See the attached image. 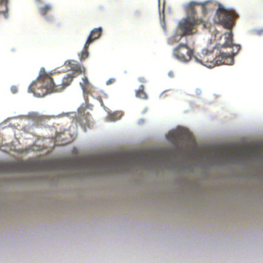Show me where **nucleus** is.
<instances>
[{"mask_svg":"<svg viewBox=\"0 0 263 263\" xmlns=\"http://www.w3.org/2000/svg\"><path fill=\"white\" fill-rule=\"evenodd\" d=\"M141 153L127 152L118 154L90 156L84 159H76L66 162L64 166L75 168L83 176L106 175L123 173L134 170L145 161Z\"/></svg>","mask_w":263,"mask_h":263,"instance_id":"f257e3e1","label":"nucleus"},{"mask_svg":"<svg viewBox=\"0 0 263 263\" xmlns=\"http://www.w3.org/2000/svg\"><path fill=\"white\" fill-rule=\"evenodd\" d=\"M73 79L71 74H68L63 79H53L43 69L37 80L29 86L28 91L37 97H43L51 92H61L70 85Z\"/></svg>","mask_w":263,"mask_h":263,"instance_id":"f03ea898","label":"nucleus"},{"mask_svg":"<svg viewBox=\"0 0 263 263\" xmlns=\"http://www.w3.org/2000/svg\"><path fill=\"white\" fill-rule=\"evenodd\" d=\"M200 4V3L192 1L185 6L186 17L182 20L179 25L180 30L183 31L181 37L195 33L197 31L196 26L202 23V19L195 17L197 13L195 7Z\"/></svg>","mask_w":263,"mask_h":263,"instance_id":"7ed1b4c3","label":"nucleus"},{"mask_svg":"<svg viewBox=\"0 0 263 263\" xmlns=\"http://www.w3.org/2000/svg\"><path fill=\"white\" fill-rule=\"evenodd\" d=\"M216 15L218 22L224 28L230 30L233 28L234 19L238 16L234 10L226 9L222 6H219Z\"/></svg>","mask_w":263,"mask_h":263,"instance_id":"20e7f679","label":"nucleus"},{"mask_svg":"<svg viewBox=\"0 0 263 263\" xmlns=\"http://www.w3.org/2000/svg\"><path fill=\"white\" fill-rule=\"evenodd\" d=\"M193 50L191 49L187 44L180 43L173 50V56L182 62H187L192 59Z\"/></svg>","mask_w":263,"mask_h":263,"instance_id":"39448f33","label":"nucleus"},{"mask_svg":"<svg viewBox=\"0 0 263 263\" xmlns=\"http://www.w3.org/2000/svg\"><path fill=\"white\" fill-rule=\"evenodd\" d=\"M194 59L196 62L208 67H214V55L212 51H209L205 49H203L201 54L198 57L195 56Z\"/></svg>","mask_w":263,"mask_h":263,"instance_id":"423d86ee","label":"nucleus"},{"mask_svg":"<svg viewBox=\"0 0 263 263\" xmlns=\"http://www.w3.org/2000/svg\"><path fill=\"white\" fill-rule=\"evenodd\" d=\"M29 170L28 164L24 162L0 164V172L13 173L28 171Z\"/></svg>","mask_w":263,"mask_h":263,"instance_id":"0eeeda50","label":"nucleus"},{"mask_svg":"<svg viewBox=\"0 0 263 263\" xmlns=\"http://www.w3.org/2000/svg\"><path fill=\"white\" fill-rule=\"evenodd\" d=\"M243 149L240 148L235 147L232 149H225L222 151L219 148H214L212 149V152L215 153L216 157H234L236 154L238 156H241L243 155Z\"/></svg>","mask_w":263,"mask_h":263,"instance_id":"6e6552de","label":"nucleus"},{"mask_svg":"<svg viewBox=\"0 0 263 263\" xmlns=\"http://www.w3.org/2000/svg\"><path fill=\"white\" fill-rule=\"evenodd\" d=\"M235 54L231 55L229 53L224 52L220 53L219 55L214 57V67L217 65H221L222 64L232 65L234 62V55Z\"/></svg>","mask_w":263,"mask_h":263,"instance_id":"1a4fd4ad","label":"nucleus"},{"mask_svg":"<svg viewBox=\"0 0 263 263\" xmlns=\"http://www.w3.org/2000/svg\"><path fill=\"white\" fill-rule=\"evenodd\" d=\"M102 29L101 27L93 29L88 36L85 44V48H88L89 45L95 40L98 39L102 34Z\"/></svg>","mask_w":263,"mask_h":263,"instance_id":"9d476101","label":"nucleus"},{"mask_svg":"<svg viewBox=\"0 0 263 263\" xmlns=\"http://www.w3.org/2000/svg\"><path fill=\"white\" fill-rule=\"evenodd\" d=\"M70 67L71 70L76 73L82 74L85 72V68L83 66L75 63V62L70 63Z\"/></svg>","mask_w":263,"mask_h":263,"instance_id":"9b49d317","label":"nucleus"},{"mask_svg":"<svg viewBox=\"0 0 263 263\" xmlns=\"http://www.w3.org/2000/svg\"><path fill=\"white\" fill-rule=\"evenodd\" d=\"M225 42L222 44V47H227L233 46V33L231 31L230 32H226L224 34Z\"/></svg>","mask_w":263,"mask_h":263,"instance_id":"f8f14e48","label":"nucleus"},{"mask_svg":"<svg viewBox=\"0 0 263 263\" xmlns=\"http://www.w3.org/2000/svg\"><path fill=\"white\" fill-rule=\"evenodd\" d=\"M80 84L84 92L89 93L90 92L91 84L86 77L82 79V82H81Z\"/></svg>","mask_w":263,"mask_h":263,"instance_id":"ddd939ff","label":"nucleus"},{"mask_svg":"<svg viewBox=\"0 0 263 263\" xmlns=\"http://www.w3.org/2000/svg\"><path fill=\"white\" fill-rule=\"evenodd\" d=\"M8 3V0H0V16L4 15L5 17H7Z\"/></svg>","mask_w":263,"mask_h":263,"instance_id":"4468645a","label":"nucleus"},{"mask_svg":"<svg viewBox=\"0 0 263 263\" xmlns=\"http://www.w3.org/2000/svg\"><path fill=\"white\" fill-rule=\"evenodd\" d=\"M136 96L137 97L142 99L147 98V95L144 91V86L143 85H140L139 89L136 91Z\"/></svg>","mask_w":263,"mask_h":263,"instance_id":"2eb2a0df","label":"nucleus"},{"mask_svg":"<svg viewBox=\"0 0 263 263\" xmlns=\"http://www.w3.org/2000/svg\"><path fill=\"white\" fill-rule=\"evenodd\" d=\"M51 9V6L49 4H47L44 7L40 8L39 10L42 15L45 16Z\"/></svg>","mask_w":263,"mask_h":263,"instance_id":"dca6fc26","label":"nucleus"},{"mask_svg":"<svg viewBox=\"0 0 263 263\" xmlns=\"http://www.w3.org/2000/svg\"><path fill=\"white\" fill-rule=\"evenodd\" d=\"M121 114L120 112H114L112 114H110L108 115L109 120L110 121H115L116 120H119L121 118Z\"/></svg>","mask_w":263,"mask_h":263,"instance_id":"f3484780","label":"nucleus"},{"mask_svg":"<svg viewBox=\"0 0 263 263\" xmlns=\"http://www.w3.org/2000/svg\"><path fill=\"white\" fill-rule=\"evenodd\" d=\"M88 48H85V46L84 47V49L81 53V55H80V59L81 61L85 60V59H86L88 58V57L89 55Z\"/></svg>","mask_w":263,"mask_h":263,"instance_id":"a211bd4d","label":"nucleus"},{"mask_svg":"<svg viewBox=\"0 0 263 263\" xmlns=\"http://www.w3.org/2000/svg\"><path fill=\"white\" fill-rule=\"evenodd\" d=\"M208 3V2H205L204 3H200V5L202 7V11L203 13H206L207 11L205 8V5Z\"/></svg>","mask_w":263,"mask_h":263,"instance_id":"6ab92c4d","label":"nucleus"},{"mask_svg":"<svg viewBox=\"0 0 263 263\" xmlns=\"http://www.w3.org/2000/svg\"><path fill=\"white\" fill-rule=\"evenodd\" d=\"M115 82H116V79L110 78L106 82V84H107V85H110V84H111L115 83Z\"/></svg>","mask_w":263,"mask_h":263,"instance_id":"aec40b11","label":"nucleus"},{"mask_svg":"<svg viewBox=\"0 0 263 263\" xmlns=\"http://www.w3.org/2000/svg\"><path fill=\"white\" fill-rule=\"evenodd\" d=\"M138 80L141 83H145L146 82L145 78L144 77L139 78L138 79Z\"/></svg>","mask_w":263,"mask_h":263,"instance_id":"412c9836","label":"nucleus"},{"mask_svg":"<svg viewBox=\"0 0 263 263\" xmlns=\"http://www.w3.org/2000/svg\"><path fill=\"white\" fill-rule=\"evenodd\" d=\"M168 136L170 137L172 139L175 138V134L173 132H171L169 133Z\"/></svg>","mask_w":263,"mask_h":263,"instance_id":"4be33fe9","label":"nucleus"},{"mask_svg":"<svg viewBox=\"0 0 263 263\" xmlns=\"http://www.w3.org/2000/svg\"><path fill=\"white\" fill-rule=\"evenodd\" d=\"M201 24L202 26V29H206V28H207L206 24H205V22H204L202 20V23H201ZM199 25H200V24Z\"/></svg>","mask_w":263,"mask_h":263,"instance_id":"5701e85b","label":"nucleus"},{"mask_svg":"<svg viewBox=\"0 0 263 263\" xmlns=\"http://www.w3.org/2000/svg\"><path fill=\"white\" fill-rule=\"evenodd\" d=\"M11 90L13 93H16L17 92V88L15 86L12 87Z\"/></svg>","mask_w":263,"mask_h":263,"instance_id":"b1692460","label":"nucleus"},{"mask_svg":"<svg viewBox=\"0 0 263 263\" xmlns=\"http://www.w3.org/2000/svg\"><path fill=\"white\" fill-rule=\"evenodd\" d=\"M46 19L48 21H51L52 20V17H46Z\"/></svg>","mask_w":263,"mask_h":263,"instance_id":"393cba45","label":"nucleus"},{"mask_svg":"<svg viewBox=\"0 0 263 263\" xmlns=\"http://www.w3.org/2000/svg\"><path fill=\"white\" fill-rule=\"evenodd\" d=\"M237 47H238V49H240V46H239L237 45Z\"/></svg>","mask_w":263,"mask_h":263,"instance_id":"a878e982","label":"nucleus"},{"mask_svg":"<svg viewBox=\"0 0 263 263\" xmlns=\"http://www.w3.org/2000/svg\"><path fill=\"white\" fill-rule=\"evenodd\" d=\"M170 76H172V74H171V73H169Z\"/></svg>","mask_w":263,"mask_h":263,"instance_id":"bb28decb","label":"nucleus"},{"mask_svg":"<svg viewBox=\"0 0 263 263\" xmlns=\"http://www.w3.org/2000/svg\"><path fill=\"white\" fill-rule=\"evenodd\" d=\"M170 76H172V74H171V73H169Z\"/></svg>","mask_w":263,"mask_h":263,"instance_id":"cd10ccee","label":"nucleus"}]
</instances>
